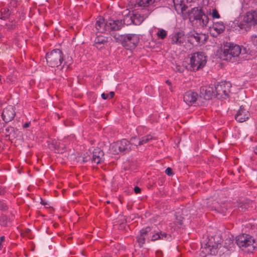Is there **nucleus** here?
Returning a JSON list of instances; mask_svg holds the SVG:
<instances>
[{
    "label": "nucleus",
    "instance_id": "obj_32",
    "mask_svg": "<svg viewBox=\"0 0 257 257\" xmlns=\"http://www.w3.org/2000/svg\"><path fill=\"white\" fill-rule=\"evenodd\" d=\"M158 36L162 39H164L167 36V32L165 30L161 29L158 31L157 33Z\"/></svg>",
    "mask_w": 257,
    "mask_h": 257
},
{
    "label": "nucleus",
    "instance_id": "obj_35",
    "mask_svg": "<svg viewBox=\"0 0 257 257\" xmlns=\"http://www.w3.org/2000/svg\"><path fill=\"white\" fill-rule=\"evenodd\" d=\"M8 206L3 201H0V210L5 211L7 210Z\"/></svg>",
    "mask_w": 257,
    "mask_h": 257
},
{
    "label": "nucleus",
    "instance_id": "obj_14",
    "mask_svg": "<svg viewBox=\"0 0 257 257\" xmlns=\"http://www.w3.org/2000/svg\"><path fill=\"white\" fill-rule=\"evenodd\" d=\"M16 115L14 107L12 105H8L5 108L2 113L3 119L6 122L11 121L13 119Z\"/></svg>",
    "mask_w": 257,
    "mask_h": 257
},
{
    "label": "nucleus",
    "instance_id": "obj_43",
    "mask_svg": "<svg viewBox=\"0 0 257 257\" xmlns=\"http://www.w3.org/2000/svg\"><path fill=\"white\" fill-rule=\"evenodd\" d=\"M31 232V230L29 228H27L25 230V233L29 237H31L29 235V233Z\"/></svg>",
    "mask_w": 257,
    "mask_h": 257
},
{
    "label": "nucleus",
    "instance_id": "obj_6",
    "mask_svg": "<svg viewBox=\"0 0 257 257\" xmlns=\"http://www.w3.org/2000/svg\"><path fill=\"white\" fill-rule=\"evenodd\" d=\"M236 243L239 248L248 253L253 252L256 247L257 244L254 239L250 235L242 234L236 238Z\"/></svg>",
    "mask_w": 257,
    "mask_h": 257
},
{
    "label": "nucleus",
    "instance_id": "obj_48",
    "mask_svg": "<svg viewBox=\"0 0 257 257\" xmlns=\"http://www.w3.org/2000/svg\"><path fill=\"white\" fill-rule=\"evenodd\" d=\"M220 203V207H223L224 206H226V208H227V205H226V203L225 202H219Z\"/></svg>",
    "mask_w": 257,
    "mask_h": 257
},
{
    "label": "nucleus",
    "instance_id": "obj_5",
    "mask_svg": "<svg viewBox=\"0 0 257 257\" xmlns=\"http://www.w3.org/2000/svg\"><path fill=\"white\" fill-rule=\"evenodd\" d=\"M240 53L241 48L239 46L227 44L224 46L221 58L224 60L234 62L239 60L238 57Z\"/></svg>",
    "mask_w": 257,
    "mask_h": 257
},
{
    "label": "nucleus",
    "instance_id": "obj_20",
    "mask_svg": "<svg viewBox=\"0 0 257 257\" xmlns=\"http://www.w3.org/2000/svg\"><path fill=\"white\" fill-rule=\"evenodd\" d=\"M104 153L100 149H95L93 152L92 162L97 164L104 162Z\"/></svg>",
    "mask_w": 257,
    "mask_h": 257
},
{
    "label": "nucleus",
    "instance_id": "obj_25",
    "mask_svg": "<svg viewBox=\"0 0 257 257\" xmlns=\"http://www.w3.org/2000/svg\"><path fill=\"white\" fill-rule=\"evenodd\" d=\"M171 238V235L169 234H167L165 232H163L162 231H160L159 232H157L155 234L152 236V240L155 241L158 239H170Z\"/></svg>",
    "mask_w": 257,
    "mask_h": 257
},
{
    "label": "nucleus",
    "instance_id": "obj_3",
    "mask_svg": "<svg viewBox=\"0 0 257 257\" xmlns=\"http://www.w3.org/2000/svg\"><path fill=\"white\" fill-rule=\"evenodd\" d=\"M222 241V239L218 235L210 237L206 243L202 245L201 252L205 255L207 254L216 255L221 247Z\"/></svg>",
    "mask_w": 257,
    "mask_h": 257
},
{
    "label": "nucleus",
    "instance_id": "obj_28",
    "mask_svg": "<svg viewBox=\"0 0 257 257\" xmlns=\"http://www.w3.org/2000/svg\"><path fill=\"white\" fill-rule=\"evenodd\" d=\"M153 139V137L150 135L144 136L139 140V141L138 142V145H137L138 146L143 145L145 144L149 143Z\"/></svg>",
    "mask_w": 257,
    "mask_h": 257
},
{
    "label": "nucleus",
    "instance_id": "obj_38",
    "mask_svg": "<svg viewBox=\"0 0 257 257\" xmlns=\"http://www.w3.org/2000/svg\"><path fill=\"white\" fill-rule=\"evenodd\" d=\"M251 41L253 45L257 46V36H252L251 38Z\"/></svg>",
    "mask_w": 257,
    "mask_h": 257
},
{
    "label": "nucleus",
    "instance_id": "obj_23",
    "mask_svg": "<svg viewBox=\"0 0 257 257\" xmlns=\"http://www.w3.org/2000/svg\"><path fill=\"white\" fill-rule=\"evenodd\" d=\"M107 41V38L101 35L97 36L94 41L95 46L98 49H101L106 45Z\"/></svg>",
    "mask_w": 257,
    "mask_h": 257
},
{
    "label": "nucleus",
    "instance_id": "obj_54",
    "mask_svg": "<svg viewBox=\"0 0 257 257\" xmlns=\"http://www.w3.org/2000/svg\"><path fill=\"white\" fill-rule=\"evenodd\" d=\"M110 203L109 201H107V203Z\"/></svg>",
    "mask_w": 257,
    "mask_h": 257
},
{
    "label": "nucleus",
    "instance_id": "obj_8",
    "mask_svg": "<svg viewBox=\"0 0 257 257\" xmlns=\"http://www.w3.org/2000/svg\"><path fill=\"white\" fill-rule=\"evenodd\" d=\"M257 24V10L246 13L243 17V20L238 24L241 30L248 31L252 25Z\"/></svg>",
    "mask_w": 257,
    "mask_h": 257
},
{
    "label": "nucleus",
    "instance_id": "obj_13",
    "mask_svg": "<svg viewBox=\"0 0 257 257\" xmlns=\"http://www.w3.org/2000/svg\"><path fill=\"white\" fill-rule=\"evenodd\" d=\"M144 17L139 14L129 13L128 15L124 17L123 20H122V21L124 22V25L125 24V22L128 23L127 24L133 23L135 25H138L142 22L144 21Z\"/></svg>",
    "mask_w": 257,
    "mask_h": 257
},
{
    "label": "nucleus",
    "instance_id": "obj_12",
    "mask_svg": "<svg viewBox=\"0 0 257 257\" xmlns=\"http://www.w3.org/2000/svg\"><path fill=\"white\" fill-rule=\"evenodd\" d=\"M188 42L194 46L205 43L208 39V36L195 31H191L187 34Z\"/></svg>",
    "mask_w": 257,
    "mask_h": 257
},
{
    "label": "nucleus",
    "instance_id": "obj_2",
    "mask_svg": "<svg viewBox=\"0 0 257 257\" xmlns=\"http://www.w3.org/2000/svg\"><path fill=\"white\" fill-rule=\"evenodd\" d=\"M124 25L122 20L114 21L109 20L105 22L103 18H99L95 23V28L100 33H103L106 31H115L120 30Z\"/></svg>",
    "mask_w": 257,
    "mask_h": 257
},
{
    "label": "nucleus",
    "instance_id": "obj_37",
    "mask_svg": "<svg viewBox=\"0 0 257 257\" xmlns=\"http://www.w3.org/2000/svg\"><path fill=\"white\" fill-rule=\"evenodd\" d=\"M174 69L175 71L179 72H182L184 70V68L179 65H176L175 68H174Z\"/></svg>",
    "mask_w": 257,
    "mask_h": 257
},
{
    "label": "nucleus",
    "instance_id": "obj_18",
    "mask_svg": "<svg viewBox=\"0 0 257 257\" xmlns=\"http://www.w3.org/2000/svg\"><path fill=\"white\" fill-rule=\"evenodd\" d=\"M249 115L248 111L241 106L236 114L235 119L237 121L242 122L249 118Z\"/></svg>",
    "mask_w": 257,
    "mask_h": 257
},
{
    "label": "nucleus",
    "instance_id": "obj_24",
    "mask_svg": "<svg viewBox=\"0 0 257 257\" xmlns=\"http://www.w3.org/2000/svg\"><path fill=\"white\" fill-rule=\"evenodd\" d=\"M185 0H173L175 9L176 11L181 10V12L183 13L188 7L184 4Z\"/></svg>",
    "mask_w": 257,
    "mask_h": 257
},
{
    "label": "nucleus",
    "instance_id": "obj_45",
    "mask_svg": "<svg viewBox=\"0 0 257 257\" xmlns=\"http://www.w3.org/2000/svg\"><path fill=\"white\" fill-rule=\"evenodd\" d=\"M5 192L4 189L2 186H0V195L4 194Z\"/></svg>",
    "mask_w": 257,
    "mask_h": 257
},
{
    "label": "nucleus",
    "instance_id": "obj_22",
    "mask_svg": "<svg viewBox=\"0 0 257 257\" xmlns=\"http://www.w3.org/2000/svg\"><path fill=\"white\" fill-rule=\"evenodd\" d=\"M151 228L147 227L142 229L140 231V234L137 237V240L139 245L142 246L145 242L146 237L149 232L151 231Z\"/></svg>",
    "mask_w": 257,
    "mask_h": 257
},
{
    "label": "nucleus",
    "instance_id": "obj_10",
    "mask_svg": "<svg viewBox=\"0 0 257 257\" xmlns=\"http://www.w3.org/2000/svg\"><path fill=\"white\" fill-rule=\"evenodd\" d=\"M231 84L229 82H219L214 87L215 97L218 99H226L229 96Z\"/></svg>",
    "mask_w": 257,
    "mask_h": 257
},
{
    "label": "nucleus",
    "instance_id": "obj_16",
    "mask_svg": "<svg viewBox=\"0 0 257 257\" xmlns=\"http://www.w3.org/2000/svg\"><path fill=\"white\" fill-rule=\"evenodd\" d=\"M214 87L203 86L200 88V97H203L206 100L211 99L212 96H215Z\"/></svg>",
    "mask_w": 257,
    "mask_h": 257
},
{
    "label": "nucleus",
    "instance_id": "obj_7",
    "mask_svg": "<svg viewBox=\"0 0 257 257\" xmlns=\"http://www.w3.org/2000/svg\"><path fill=\"white\" fill-rule=\"evenodd\" d=\"M136 139V137L131 138V141L132 143L125 139H122L119 142L112 144L111 150L114 154H118L119 152L126 153L131 150V147L133 144L138 147L137 143L135 142Z\"/></svg>",
    "mask_w": 257,
    "mask_h": 257
},
{
    "label": "nucleus",
    "instance_id": "obj_27",
    "mask_svg": "<svg viewBox=\"0 0 257 257\" xmlns=\"http://www.w3.org/2000/svg\"><path fill=\"white\" fill-rule=\"evenodd\" d=\"M234 207H236V209L238 211L243 212L249 207V204L246 201H238Z\"/></svg>",
    "mask_w": 257,
    "mask_h": 257
},
{
    "label": "nucleus",
    "instance_id": "obj_53",
    "mask_svg": "<svg viewBox=\"0 0 257 257\" xmlns=\"http://www.w3.org/2000/svg\"><path fill=\"white\" fill-rule=\"evenodd\" d=\"M179 223H180V224H182L183 223L181 221H179Z\"/></svg>",
    "mask_w": 257,
    "mask_h": 257
},
{
    "label": "nucleus",
    "instance_id": "obj_40",
    "mask_svg": "<svg viewBox=\"0 0 257 257\" xmlns=\"http://www.w3.org/2000/svg\"><path fill=\"white\" fill-rule=\"evenodd\" d=\"M165 173L169 176H171L173 174L172 170L171 168H167L165 171Z\"/></svg>",
    "mask_w": 257,
    "mask_h": 257
},
{
    "label": "nucleus",
    "instance_id": "obj_41",
    "mask_svg": "<svg viewBox=\"0 0 257 257\" xmlns=\"http://www.w3.org/2000/svg\"><path fill=\"white\" fill-rule=\"evenodd\" d=\"M134 191L136 194L141 193V189L138 186H136L134 188Z\"/></svg>",
    "mask_w": 257,
    "mask_h": 257
},
{
    "label": "nucleus",
    "instance_id": "obj_47",
    "mask_svg": "<svg viewBox=\"0 0 257 257\" xmlns=\"http://www.w3.org/2000/svg\"><path fill=\"white\" fill-rule=\"evenodd\" d=\"M30 124V122H26L24 124L23 127L27 128V127H29Z\"/></svg>",
    "mask_w": 257,
    "mask_h": 257
},
{
    "label": "nucleus",
    "instance_id": "obj_31",
    "mask_svg": "<svg viewBox=\"0 0 257 257\" xmlns=\"http://www.w3.org/2000/svg\"><path fill=\"white\" fill-rule=\"evenodd\" d=\"M1 14L2 18H6L9 17L10 15L9 13V10L6 8H4L1 10Z\"/></svg>",
    "mask_w": 257,
    "mask_h": 257
},
{
    "label": "nucleus",
    "instance_id": "obj_21",
    "mask_svg": "<svg viewBox=\"0 0 257 257\" xmlns=\"http://www.w3.org/2000/svg\"><path fill=\"white\" fill-rule=\"evenodd\" d=\"M224 30L225 26L222 22L214 23L212 27L211 28V31L212 32L213 36L215 37L223 33Z\"/></svg>",
    "mask_w": 257,
    "mask_h": 257
},
{
    "label": "nucleus",
    "instance_id": "obj_19",
    "mask_svg": "<svg viewBox=\"0 0 257 257\" xmlns=\"http://www.w3.org/2000/svg\"><path fill=\"white\" fill-rule=\"evenodd\" d=\"M198 94L195 92L189 91L186 92L184 95V101L188 104H192L198 100Z\"/></svg>",
    "mask_w": 257,
    "mask_h": 257
},
{
    "label": "nucleus",
    "instance_id": "obj_39",
    "mask_svg": "<svg viewBox=\"0 0 257 257\" xmlns=\"http://www.w3.org/2000/svg\"><path fill=\"white\" fill-rule=\"evenodd\" d=\"M226 241H228V243H229V245L228 246L227 245H225L224 246L227 248V249H229V248H231V246L233 245V241L229 239H226Z\"/></svg>",
    "mask_w": 257,
    "mask_h": 257
},
{
    "label": "nucleus",
    "instance_id": "obj_4",
    "mask_svg": "<svg viewBox=\"0 0 257 257\" xmlns=\"http://www.w3.org/2000/svg\"><path fill=\"white\" fill-rule=\"evenodd\" d=\"M115 41L120 43L127 49H133L138 44L140 40L139 36L137 34L118 35L113 36Z\"/></svg>",
    "mask_w": 257,
    "mask_h": 257
},
{
    "label": "nucleus",
    "instance_id": "obj_42",
    "mask_svg": "<svg viewBox=\"0 0 257 257\" xmlns=\"http://www.w3.org/2000/svg\"><path fill=\"white\" fill-rule=\"evenodd\" d=\"M101 97L104 99H106L108 98V94L103 93L101 94Z\"/></svg>",
    "mask_w": 257,
    "mask_h": 257
},
{
    "label": "nucleus",
    "instance_id": "obj_51",
    "mask_svg": "<svg viewBox=\"0 0 257 257\" xmlns=\"http://www.w3.org/2000/svg\"><path fill=\"white\" fill-rule=\"evenodd\" d=\"M254 152L256 154H257V146L255 147Z\"/></svg>",
    "mask_w": 257,
    "mask_h": 257
},
{
    "label": "nucleus",
    "instance_id": "obj_15",
    "mask_svg": "<svg viewBox=\"0 0 257 257\" xmlns=\"http://www.w3.org/2000/svg\"><path fill=\"white\" fill-rule=\"evenodd\" d=\"M204 203H206V206L211 209L215 210L220 213H224L227 210L225 206L223 207H220V203L216 200L209 199L208 200L205 201Z\"/></svg>",
    "mask_w": 257,
    "mask_h": 257
},
{
    "label": "nucleus",
    "instance_id": "obj_29",
    "mask_svg": "<svg viewBox=\"0 0 257 257\" xmlns=\"http://www.w3.org/2000/svg\"><path fill=\"white\" fill-rule=\"evenodd\" d=\"M154 3H156L155 0H139L138 5L140 7H147Z\"/></svg>",
    "mask_w": 257,
    "mask_h": 257
},
{
    "label": "nucleus",
    "instance_id": "obj_1",
    "mask_svg": "<svg viewBox=\"0 0 257 257\" xmlns=\"http://www.w3.org/2000/svg\"><path fill=\"white\" fill-rule=\"evenodd\" d=\"M184 19H189L197 28H201L207 26L209 18L201 7H194L184 14Z\"/></svg>",
    "mask_w": 257,
    "mask_h": 257
},
{
    "label": "nucleus",
    "instance_id": "obj_52",
    "mask_svg": "<svg viewBox=\"0 0 257 257\" xmlns=\"http://www.w3.org/2000/svg\"><path fill=\"white\" fill-rule=\"evenodd\" d=\"M155 2H156V3H158V2H159L160 1V0H155Z\"/></svg>",
    "mask_w": 257,
    "mask_h": 257
},
{
    "label": "nucleus",
    "instance_id": "obj_36",
    "mask_svg": "<svg viewBox=\"0 0 257 257\" xmlns=\"http://www.w3.org/2000/svg\"><path fill=\"white\" fill-rule=\"evenodd\" d=\"M212 16L213 18L218 19L220 18V15L218 11L216 9H213L212 13Z\"/></svg>",
    "mask_w": 257,
    "mask_h": 257
},
{
    "label": "nucleus",
    "instance_id": "obj_26",
    "mask_svg": "<svg viewBox=\"0 0 257 257\" xmlns=\"http://www.w3.org/2000/svg\"><path fill=\"white\" fill-rule=\"evenodd\" d=\"M52 145L53 146L55 151L58 153H62L65 148V146L60 141H53Z\"/></svg>",
    "mask_w": 257,
    "mask_h": 257
},
{
    "label": "nucleus",
    "instance_id": "obj_44",
    "mask_svg": "<svg viewBox=\"0 0 257 257\" xmlns=\"http://www.w3.org/2000/svg\"><path fill=\"white\" fill-rule=\"evenodd\" d=\"M108 94V97H109L110 98H111L113 97V96L114 95V93L113 91H111Z\"/></svg>",
    "mask_w": 257,
    "mask_h": 257
},
{
    "label": "nucleus",
    "instance_id": "obj_11",
    "mask_svg": "<svg viewBox=\"0 0 257 257\" xmlns=\"http://www.w3.org/2000/svg\"><path fill=\"white\" fill-rule=\"evenodd\" d=\"M46 60L48 65L53 67H58L63 60V54L59 49H54L46 55Z\"/></svg>",
    "mask_w": 257,
    "mask_h": 257
},
{
    "label": "nucleus",
    "instance_id": "obj_46",
    "mask_svg": "<svg viewBox=\"0 0 257 257\" xmlns=\"http://www.w3.org/2000/svg\"><path fill=\"white\" fill-rule=\"evenodd\" d=\"M166 83L169 85V86H170V90L172 91V86H171V83L169 81V80H167L166 81Z\"/></svg>",
    "mask_w": 257,
    "mask_h": 257
},
{
    "label": "nucleus",
    "instance_id": "obj_33",
    "mask_svg": "<svg viewBox=\"0 0 257 257\" xmlns=\"http://www.w3.org/2000/svg\"><path fill=\"white\" fill-rule=\"evenodd\" d=\"M8 218L6 216L3 215L0 219V222L2 225L6 226L7 225Z\"/></svg>",
    "mask_w": 257,
    "mask_h": 257
},
{
    "label": "nucleus",
    "instance_id": "obj_30",
    "mask_svg": "<svg viewBox=\"0 0 257 257\" xmlns=\"http://www.w3.org/2000/svg\"><path fill=\"white\" fill-rule=\"evenodd\" d=\"M5 133L7 136L15 137V129L12 126L7 127L5 129Z\"/></svg>",
    "mask_w": 257,
    "mask_h": 257
},
{
    "label": "nucleus",
    "instance_id": "obj_9",
    "mask_svg": "<svg viewBox=\"0 0 257 257\" xmlns=\"http://www.w3.org/2000/svg\"><path fill=\"white\" fill-rule=\"evenodd\" d=\"M206 59L203 52H196L190 58V70L197 71L203 68L206 64Z\"/></svg>",
    "mask_w": 257,
    "mask_h": 257
},
{
    "label": "nucleus",
    "instance_id": "obj_49",
    "mask_svg": "<svg viewBox=\"0 0 257 257\" xmlns=\"http://www.w3.org/2000/svg\"><path fill=\"white\" fill-rule=\"evenodd\" d=\"M7 81L8 82H12L13 81V80H12L11 77L10 76H9L8 77H7Z\"/></svg>",
    "mask_w": 257,
    "mask_h": 257
},
{
    "label": "nucleus",
    "instance_id": "obj_50",
    "mask_svg": "<svg viewBox=\"0 0 257 257\" xmlns=\"http://www.w3.org/2000/svg\"><path fill=\"white\" fill-rule=\"evenodd\" d=\"M160 254H161V251H157V254L158 257H161Z\"/></svg>",
    "mask_w": 257,
    "mask_h": 257
},
{
    "label": "nucleus",
    "instance_id": "obj_34",
    "mask_svg": "<svg viewBox=\"0 0 257 257\" xmlns=\"http://www.w3.org/2000/svg\"><path fill=\"white\" fill-rule=\"evenodd\" d=\"M5 26L6 28L9 31L14 30L16 28L15 24L13 22H11L9 24H6Z\"/></svg>",
    "mask_w": 257,
    "mask_h": 257
},
{
    "label": "nucleus",
    "instance_id": "obj_17",
    "mask_svg": "<svg viewBox=\"0 0 257 257\" xmlns=\"http://www.w3.org/2000/svg\"><path fill=\"white\" fill-rule=\"evenodd\" d=\"M186 37L183 31H179L173 34L171 37V44L181 45L185 42Z\"/></svg>",
    "mask_w": 257,
    "mask_h": 257
}]
</instances>
